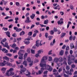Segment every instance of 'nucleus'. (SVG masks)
I'll list each match as a JSON object with an SVG mask.
<instances>
[{"label":"nucleus","instance_id":"1","mask_svg":"<svg viewBox=\"0 0 77 77\" xmlns=\"http://www.w3.org/2000/svg\"><path fill=\"white\" fill-rule=\"evenodd\" d=\"M40 65L41 67H45V69L46 70H48L50 72H51L53 70V68L51 67V66L48 65L47 66L46 64L40 63Z\"/></svg>","mask_w":77,"mask_h":77},{"label":"nucleus","instance_id":"2","mask_svg":"<svg viewBox=\"0 0 77 77\" xmlns=\"http://www.w3.org/2000/svg\"><path fill=\"white\" fill-rule=\"evenodd\" d=\"M20 68H22V69H21L20 71V74H22V72H25L26 69L25 68H23V65L20 66Z\"/></svg>","mask_w":77,"mask_h":77},{"label":"nucleus","instance_id":"3","mask_svg":"<svg viewBox=\"0 0 77 77\" xmlns=\"http://www.w3.org/2000/svg\"><path fill=\"white\" fill-rule=\"evenodd\" d=\"M18 54L19 56V59H20V60H23V53H21V51H20Z\"/></svg>","mask_w":77,"mask_h":77},{"label":"nucleus","instance_id":"4","mask_svg":"<svg viewBox=\"0 0 77 77\" xmlns=\"http://www.w3.org/2000/svg\"><path fill=\"white\" fill-rule=\"evenodd\" d=\"M71 60V57L70 55H69L67 57V60H68V63L69 65H70L72 63V60Z\"/></svg>","mask_w":77,"mask_h":77},{"label":"nucleus","instance_id":"5","mask_svg":"<svg viewBox=\"0 0 77 77\" xmlns=\"http://www.w3.org/2000/svg\"><path fill=\"white\" fill-rule=\"evenodd\" d=\"M48 59V57L46 56H44L42 57V60L41 61V63H43L44 61L45 60H47Z\"/></svg>","mask_w":77,"mask_h":77},{"label":"nucleus","instance_id":"6","mask_svg":"<svg viewBox=\"0 0 77 77\" xmlns=\"http://www.w3.org/2000/svg\"><path fill=\"white\" fill-rule=\"evenodd\" d=\"M14 30H15L16 32H19L20 31H21L22 30V29L19 28L17 27H14Z\"/></svg>","mask_w":77,"mask_h":77},{"label":"nucleus","instance_id":"7","mask_svg":"<svg viewBox=\"0 0 77 77\" xmlns=\"http://www.w3.org/2000/svg\"><path fill=\"white\" fill-rule=\"evenodd\" d=\"M30 22H31V21L30 20L29 17H26V19L25 21V23H29Z\"/></svg>","mask_w":77,"mask_h":77},{"label":"nucleus","instance_id":"8","mask_svg":"<svg viewBox=\"0 0 77 77\" xmlns=\"http://www.w3.org/2000/svg\"><path fill=\"white\" fill-rule=\"evenodd\" d=\"M6 61L4 60L3 62H1L0 63V66H3L6 65Z\"/></svg>","mask_w":77,"mask_h":77},{"label":"nucleus","instance_id":"9","mask_svg":"<svg viewBox=\"0 0 77 77\" xmlns=\"http://www.w3.org/2000/svg\"><path fill=\"white\" fill-rule=\"evenodd\" d=\"M3 47H6L8 49H9V48L10 47L8 45V43H7L6 42H5V45H4V46Z\"/></svg>","mask_w":77,"mask_h":77},{"label":"nucleus","instance_id":"10","mask_svg":"<svg viewBox=\"0 0 77 77\" xmlns=\"http://www.w3.org/2000/svg\"><path fill=\"white\" fill-rule=\"evenodd\" d=\"M48 72V71H44V75L43 76V77H47V76Z\"/></svg>","mask_w":77,"mask_h":77},{"label":"nucleus","instance_id":"11","mask_svg":"<svg viewBox=\"0 0 77 77\" xmlns=\"http://www.w3.org/2000/svg\"><path fill=\"white\" fill-rule=\"evenodd\" d=\"M54 75L55 77H61V76L59 75V73L57 72V73H54Z\"/></svg>","mask_w":77,"mask_h":77},{"label":"nucleus","instance_id":"12","mask_svg":"<svg viewBox=\"0 0 77 77\" xmlns=\"http://www.w3.org/2000/svg\"><path fill=\"white\" fill-rule=\"evenodd\" d=\"M5 41H6V38H5L4 39H3L1 41V44H2V45H3V46H4V44H3V42H5Z\"/></svg>","mask_w":77,"mask_h":77},{"label":"nucleus","instance_id":"13","mask_svg":"<svg viewBox=\"0 0 77 77\" xmlns=\"http://www.w3.org/2000/svg\"><path fill=\"white\" fill-rule=\"evenodd\" d=\"M24 61L23 62V64L26 67L27 66V61L26 60H24Z\"/></svg>","mask_w":77,"mask_h":77},{"label":"nucleus","instance_id":"14","mask_svg":"<svg viewBox=\"0 0 77 77\" xmlns=\"http://www.w3.org/2000/svg\"><path fill=\"white\" fill-rule=\"evenodd\" d=\"M63 59L62 57H60L58 58V61L59 62H63Z\"/></svg>","mask_w":77,"mask_h":77},{"label":"nucleus","instance_id":"15","mask_svg":"<svg viewBox=\"0 0 77 77\" xmlns=\"http://www.w3.org/2000/svg\"><path fill=\"white\" fill-rule=\"evenodd\" d=\"M65 35H66V33L63 32L61 33L60 35V36L62 38H63Z\"/></svg>","mask_w":77,"mask_h":77},{"label":"nucleus","instance_id":"16","mask_svg":"<svg viewBox=\"0 0 77 77\" xmlns=\"http://www.w3.org/2000/svg\"><path fill=\"white\" fill-rule=\"evenodd\" d=\"M35 14H32V15L30 16V18H31L32 20H33V19H34V18H35Z\"/></svg>","mask_w":77,"mask_h":77},{"label":"nucleus","instance_id":"17","mask_svg":"<svg viewBox=\"0 0 77 77\" xmlns=\"http://www.w3.org/2000/svg\"><path fill=\"white\" fill-rule=\"evenodd\" d=\"M70 47L71 49H72L74 48V44L73 43H71L70 44Z\"/></svg>","mask_w":77,"mask_h":77},{"label":"nucleus","instance_id":"18","mask_svg":"<svg viewBox=\"0 0 77 77\" xmlns=\"http://www.w3.org/2000/svg\"><path fill=\"white\" fill-rule=\"evenodd\" d=\"M3 59L4 60L5 59V60H8V61H9V58L6 56L4 57H3Z\"/></svg>","mask_w":77,"mask_h":77},{"label":"nucleus","instance_id":"19","mask_svg":"<svg viewBox=\"0 0 77 77\" xmlns=\"http://www.w3.org/2000/svg\"><path fill=\"white\" fill-rule=\"evenodd\" d=\"M5 33H6V35H7L8 37H9V38L11 37V36H10V32H6Z\"/></svg>","mask_w":77,"mask_h":77},{"label":"nucleus","instance_id":"20","mask_svg":"<svg viewBox=\"0 0 77 77\" xmlns=\"http://www.w3.org/2000/svg\"><path fill=\"white\" fill-rule=\"evenodd\" d=\"M6 70V68H3L2 69V72L4 74L5 73Z\"/></svg>","mask_w":77,"mask_h":77},{"label":"nucleus","instance_id":"21","mask_svg":"<svg viewBox=\"0 0 77 77\" xmlns=\"http://www.w3.org/2000/svg\"><path fill=\"white\" fill-rule=\"evenodd\" d=\"M64 53V51H63V50H61L60 52V55H61V56H62V55Z\"/></svg>","mask_w":77,"mask_h":77},{"label":"nucleus","instance_id":"22","mask_svg":"<svg viewBox=\"0 0 77 77\" xmlns=\"http://www.w3.org/2000/svg\"><path fill=\"white\" fill-rule=\"evenodd\" d=\"M53 36H51V35L49 36L48 37V41H51V39H52V38H53Z\"/></svg>","mask_w":77,"mask_h":77},{"label":"nucleus","instance_id":"23","mask_svg":"<svg viewBox=\"0 0 77 77\" xmlns=\"http://www.w3.org/2000/svg\"><path fill=\"white\" fill-rule=\"evenodd\" d=\"M39 41L38 40H37L36 41V43L35 44V45L37 47H39Z\"/></svg>","mask_w":77,"mask_h":77},{"label":"nucleus","instance_id":"24","mask_svg":"<svg viewBox=\"0 0 77 77\" xmlns=\"http://www.w3.org/2000/svg\"><path fill=\"white\" fill-rule=\"evenodd\" d=\"M6 64L7 66H12V64L10 63L7 62L6 63Z\"/></svg>","mask_w":77,"mask_h":77},{"label":"nucleus","instance_id":"25","mask_svg":"<svg viewBox=\"0 0 77 77\" xmlns=\"http://www.w3.org/2000/svg\"><path fill=\"white\" fill-rule=\"evenodd\" d=\"M75 56H72V57H71V60L72 61H74L75 60Z\"/></svg>","mask_w":77,"mask_h":77},{"label":"nucleus","instance_id":"26","mask_svg":"<svg viewBox=\"0 0 77 77\" xmlns=\"http://www.w3.org/2000/svg\"><path fill=\"white\" fill-rule=\"evenodd\" d=\"M24 34H25V32L23 31H22L20 32V36H22V35H24Z\"/></svg>","mask_w":77,"mask_h":77},{"label":"nucleus","instance_id":"27","mask_svg":"<svg viewBox=\"0 0 77 77\" xmlns=\"http://www.w3.org/2000/svg\"><path fill=\"white\" fill-rule=\"evenodd\" d=\"M48 23V20L47 19L44 21V24H47Z\"/></svg>","mask_w":77,"mask_h":77},{"label":"nucleus","instance_id":"28","mask_svg":"<svg viewBox=\"0 0 77 77\" xmlns=\"http://www.w3.org/2000/svg\"><path fill=\"white\" fill-rule=\"evenodd\" d=\"M27 60L28 62H29V63H31V62H32V61H31V60L30 59V57H28L27 59Z\"/></svg>","mask_w":77,"mask_h":77},{"label":"nucleus","instance_id":"29","mask_svg":"<svg viewBox=\"0 0 77 77\" xmlns=\"http://www.w3.org/2000/svg\"><path fill=\"white\" fill-rule=\"evenodd\" d=\"M49 32L50 33V35H54V33L53 30H51V31H49Z\"/></svg>","mask_w":77,"mask_h":77},{"label":"nucleus","instance_id":"30","mask_svg":"<svg viewBox=\"0 0 77 77\" xmlns=\"http://www.w3.org/2000/svg\"><path fill=\"white\" fill-rule=\"evenodd\" d=\"M54 61L56 63H57L59 61V59L57 58H55L54 59Z\"/></svg>","mask_w":77,"mask_h":77},{"label":"nucleus","instance_id":"31","mask_svg":"<svg viewBox=\"0 0 77 77\" xmlns=\"http://www.w3.org/2000/svg\"><path fill=\"white\" fill-rule=\"evenodd\" d=\"M53 31L55 32H57V31H58V29L57 28H56V27H55L54 28Z\"/></svg>","mask_w":77,"mask_h":77},{"label":"nucleus","instance_id":"32","mask_svg":"<svg viewBox=\"0 0 77 77\" xmlns=\"http://www.w3.org/2000/svg\"><path fill=\"white\" fill-rule=\"evenodd\" d=\"M2 2H3V4L4 5H6V4L7 3H8V2L5 1L4 0H2Z\"/></svg>","mask_w":77,"mask_h":77},{"label":"nucleus","instance_id":"33","mask_svg":"<svg viewBox=\"0 0 77 77\" xmlns=\"http://www.w3.org/2000/svg\"><path fill=\"white\" fill-rule=\"evenodd\" d=\"M12 48H15L16 46H17V45H16V44L14 43L12 45V46H10Z\"/></svg>","mask_w":77,"mask_h":77},{"label":"nucleus","instance_id":"34","mask_svg":"<svg viewBox=\"0 0 77 77\" xmlns=\"http://www.w3.org/2000/svg\"><path fill=\"white\" fill-rule=\"evenodd\" d=\"M6 55L8 56H9V57H11V56H12V54L10 53H7L6 54Z\"/></svg>","mask_w":77,"mask_h":77},{"label":"nucleus","instance_id":"35","mask_svg":"<svg viewBox=\"0 0 77 77\" xmlns=\"http://www.w3.org/2000/svg\"><path fill=\"white\" fill-rule=\"evenodd\" d=\"M15 5H16L17 6H20V3L18 2H16L15 3Z\"/></svg>","mask_w":77,"mask_h":77},{"label":"nucleus","instance_id":"36","mask_svg":"<svg viewBox=\"0 0 77 77\" xmlns=\"http://www.w3.org/2000/svg\"><path fill=\"white\" fill-rule=\"evenodd\" d=\"M66 69L67 70H69L70 69V66L67 65L66 66Z\"/></svg>","mask_w":77,"mask_h":77},{"label":"nucleus","instance_id":"37","mask_svg":"<svg viewBox=\"0 0 77 77\" xmlns=\"http://www.w3.org/2000/svg\"><path fill=\"white\" fill-rule=\"evenodd\" d=\"M27 53H25V54L24 57V60H26V57H27Z\"/></svg>","mask_w":77,"mask_h":77},{"label":"nucleus","instance_id":"38","mask_svg":"<svg viewBox=\"0 0 77 77\" xmlns=\"http://www.w3.org/2000/svg\"><path fill=\"white\" fill-rule=\"evenodd\" d=\"M28 36H32V32H29L28 34Z\"/></svg>","mask_w":77,"mask_h":77},{"label":"nucleus","instance_id":"39","mask_svg":"<svg viewBox=\"0 0 77 77\" xmlns=\"http://www.w3.org/2000/svg\"><path fill=\"white\" fill-rule=\"evenodd\" d=\"M45 36L46 38H48V33L46 32L45 33Z\"/></svg>","mask_w":77,"mask_h":77},{"label":"nucleus","instance_id":"40","mask_svg":"<svg viewBox=\"0 0 77 77\" xmlns=\"http://www.w3.org/2000/svg\"><path fill=\"white\" fill-rule=\"evenodd\" d=\"M60 6H59V5H58L56 7H54V9H57V8H60Z\"/></svg>","mask_w":77,"mask_h":77},{"label":"nucleus","instance_id":"41","mask_svg":"<svg viewBox=\"0 0 77 77\" xmlns=\"http://www.w3.org/2000/svg\"><path fill=\"white\" fill-rule=\"evenodd\" d=\"M31 38H32V37L29 36L28 38H26V40H27V41H30L31 39Z\"/></svg>","mask_w":77,"mask_h":77},{"label":"nucleus","instance_id":"42","mask_svg":"<svg viewBox=\"0 0 77 77\" xmlns=\"http://www.w3.org/2000/svg\"><path fill=\"white\" fill-rule=\"evenodd\" d=\"M31 53L32 54H35V51L34 50L32 49L31 50Z\"/></svg>","mask_w":77,"mask_h":77},{"label":"nucleus","instance_id":"43","mask_svg":"<svg viewBox=\"0 0 77 77\" xmlns=\"http://www.w3.org/2000/svg\"><path fill=\"white\" fill-rule=\"evenodd\" d=\"M14 74H15V73L14 72H11L10 73V75L11 76L12 75H14Z\"/></svg>","mask_w":77,"mask_h":77},{"label":"nucleus","instance_id":"44","mask_svg":"<svg viewBox=\"0 0 77 77\" xmlns=\"http://www.w3.org/2000/svg\"><path fill=\"white\" fill-rule=\"evenodd\" d=\"M12 36L13 37H17V34L16 33H14L12 34Z\"/></svg>","mask_w":77,"mask_h":77},{"label":"nucleus","instance_id":"45","mask_svg":"<svg viewBox=\"0 0 77 77\" xmlns=\"http://www.w3.org/2000/svg\"><path fill=\"white\" fill-rule=\"evenodd\" d=\"M48 60L49 61H51V60H52V57H49Z\"/></svg>","mask_w":77,"mask_h":77},{"label":"nucleus","instance_id":"46","mask_svg":"<svg viewBox=\"0 0 77 77\" xmlns=\"http://www.w3.org/2000/svg\"><path fill=\"white\" fill-rule=\"evenodd\" d=\"M70 8L71 9L73 10V9H74V6L72 5H71L70 6Z\"/></svg>","mask_w":77,"mask_h":77},{"label":"nucleus","instance_id":"47","mask_svg":"<svg viewBox=\"0 0 77 77\" xmlns=\"http://www.w3.org/2000/svg\"><path fill=\"white\" fill-rule=\"evenodd\" d=\"M14 70V69L13 68H10L9 70H8V72H10V71H13Z\"/></svg>","mask_w":77,"mask_h":77},{"label":"nucleus","instance_id":"48","mask_svg":"<svg viewBox=\"0 0 77 77\" xmlns=\"http://www.w3.org/2000/svg\"><path fill=\"white\" fill-rule=\"evenodd\" d=\"M33 61H31V63H29V65L30 66V67L32 66V65H33Z\"/></svg>","mask_w":77,"mask_h":77},{"label":"nucleus","instance_id":"49","mask_svg":"<svg viewBox=\"0 0 77 77\" xmlns=\"http://www.w3.org/2000/svg\"><path fill=\"white\" fill-rule=\"evenodd\" d=\"M72 35H71L70 36V37H69V40H70V41H72Z\"/></svg>","mask_w":77,"mask_h":77},{"label":"nucleus","instance_id":"50","mask_svg":"<svg viewBox=\"0 0 77 77\" xmlns=\"http://www.w3.org/2000/svg\"><path fill=\"white\" fill-rule=\"evenodd\" d=\"M69 46H67L66 48V50H69Z\"/></svg>","mask_w":77,"mask_h":77},{"label":"nucleus","instance_id":"51","mask_svg":"<svg viewBox=\"0 0 77 77\" xmlns=\"http://www.w3.org/2000/svg\"><path fill=\"white\" fill-rule=\"evenodd\" d=\"M30 43V42L28 41H26L25 42V44H26V45H28V44H29Z\"/></svg>","mask_w":77,"mask_h":77},{"label":"nucleus","instance_id":"52","mask_svg":"<svg viewBox=\"0 0 77 77\" xmlns=\"http://www.w3.org/2000/svg\"><path fill=\"white\" fill-rule=\"evenodd\" d=\"M37 34L36 33H34L33 34V35H32V37L33 38H35Z\"/></svg>","mask_w":77,"mask_h":77},{"label":"nucleus","instance_id":"53","mask_svg":"<svg viewBox=\"0 0 77 77\" xmlns=\"http://www.w3.org/2000/svg\"><path fill=\"white\" fill-rule=\"evenodd\" d=\"M3 29H4L5 31H7L8 30V28L4 27L3 28Z\"/></svg>","mask_w":77,"mask_h":77},{"label":"nucleus","instance_id":"54","mask_svg":"<svg viewBox=\"0 0 77 77\" xmlns=\"http://www.w3.org/2000/svg\"><path fill=\"white\" fill-rule=\"evenodd\" d=\"M66 47V45H63V46L62 47V49H65V48Z\"/></svg>","mask_w":77,"mask_h":77},{"label":"nucleus","instance_id":"55","mask_svg":"<svg viewBox=\"0 0 77 77\" xmlns=\"http://www.w3.org/2000/svg\"><path fill=\"white\" fill-rule=\"evenodd\" d=\"M34 32V33H39V31H38L36 29H35Z\"/></svg>","mask_w":77,"mask_h":77},{"label":"nucleus","instance_id":"56","mask_svg":"<svg viewBox=\"0 0 77 77\" xmlns=\"http://www.w3.org/2000/svg\"><path fill=\"white\" fill-rule=\"evenodd\" d=\"M52 52V50H51L48 53V54H49V55H50V54H52V53H51Z\"/></svg>","mask_w":77,"mask_h":77},{"label":"nucleus","instance_id":"57","mask_svg":"<svg viewBox=\"0 0 77 77\" xmlns=\"http://www.w3.org/2000/svg\"><path fill=\"white\" fill-rule=\"evenodd\" d=\"M34 27H35V25H32L30 28V29H32Z\"/></svg>","mask_w":77,"mask_h":77},{"label":"nucleus","instance_id":"58","mask_svg":"<svg viewBox=\"0 0 77 77\" xmlns=\"http://www.w3.org/2000/svg\"><path fill=\"white\" fill-rule=\"evenodd\" d=\"M39 56V54L38 53L37 54L35 55V56L36 57H38Z\"/></svg>","mask_w":77,"mask_h":77},{"label":"nucleus","instance_id":"59","mask_svg":"<svg viewBox=\"0 0 77 77\" xmlns=\"http://www.w3.org/2000/svg\"><path fill=\"white\" fill-rule=\"evenodd\" d=\"M39 62V60H35V61L34 63H37V62Z\"/></svg>","mask_w":77,"mask_h":77},{"label":"nucleus","instance_id":"60","mask_svg":"<svg viewBox=\"0 0 77 77\" xmlns=\"http://www.w3.org/2000/svg\"><path fill=\"white\" fill-rule=\"evenodd\" d=\"M17 40L18 41H21V38H17Z\"/></svg>","mask_w":77,"mask_h":77},{"label":"nucleus","instance_id":"61","mask_svg":"<svg viewBox=\"0 0 77 77\" xmlns=\"http://www.w3.org/2000/svg\"><path fill=\"white\" fill-rule=\"evenodd\" d=\"M38 54H40V53H41V50H39L38 51H37Z\"/></svg>","mask_w":77,"mask_h":77},{"label":"nucleus","instance_id":"62","mask_svg":"<svg viewBox=\"0 0 77 77\" xmlns=\"http://www.w3.org/2000/svg\"><path fill=\"white\" fill-rule=\"evenodd\" d=\"M39 25H40L41 27H46V25H42V24H40Z\"/></svg>","mask_w":77,"mask_h":77},{"label":"nucleus","instance_id":"63","mask_svg":"<svg viewBox=\"0 0 77 77\" xmlns=\"http://www.w3.org/2000/svg\"><path fill=\"white\" fill-rule=\"evenodd\" d=\"M60 14H61V15H63V14H64V13L63 11L60 12Z\"/></svg>","mask_w":77,"mask_h":77},{"label":"nucleus","instance_id":"64","mask_svg":"<svg viewBox=\"0 0 77 77\" xmlns=\"http://www.w3.org/2000/svg\"><path fill=\"white\" fill-rule=\"evenodd\" d=\"M9 72H8V70L7 72L6 73V75L7 76H9Z\"/></svg>","mask_w":77,"mask_h":77}]
</instances>
